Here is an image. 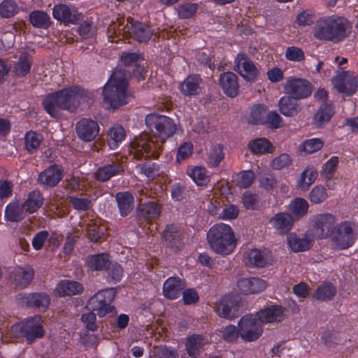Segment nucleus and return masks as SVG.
<instances>
[{"label":"nucleus","mask_w":358,"mask_h":358,"mask_svg":"<svg viewBox=\"0 0 358 358\" xmlns=\"http://www.w3.org/2000/svg\"><path fill=\"white\" fill-rule=\"evenodd\" d=\"M145 124L157 140L154 141L152 138L145 136L131 143L130 154L138 160L150 157L157 158L163 143L176 130L174 121L165 115L150 114L145 117Z\"/></svg>","instance_id":"obj_1"},{"label":"nucleus","mask_w":358,"mask_h":358,"mask_svg":"<svg viewBox=\"0 0 358 358\" xmlns=\"http://www.w3.org/2000/svg\"><path fill=\"white\" fill-rule=\"evenodd\" d=\"M93 97L92 92L79 86L73 85L49 94L43 101V106L48 114L57 118L60 115V110L75 112L79 104L92 103Z\"/></svg>","instance_id":"obj_2"},{"label":"nucleus","mask_w":358,"mask_h":358,"mask_svg":"<svg viewBox=\"0 0 358 358\" xmlns=\"http://www.w3.org/2000/svg\"><path fill=\"white\" fill-rule=\"evenodd\" d=\"M351 28L346 18L334 15L318 19L313 27V34L317 40L338 43L349 36Z\"/></svg>","instance_id":"obj_3"},{"label":"nucleus","mask_w":358,"mask_h":358,"mask_svg":"<svg viewBox=\"0 0 358 358\" xmlns=\"http://www.w3.org/2000/svg\"><path fill=\"white\" fill-rule=\"evenodd\" d=\"M127 71L116 69L103 90L104 103L113 109L127 103L129 98L127 92Z\"/></svg>","instance_id":"obj_4"},{"label":"nucleus","mask_w":358,"mask_h":358,"mask_svg":"<svg viewBox=\"0 0 358 358\" xmlns=\"http://www.w3.org/2000/svg\"><path fill=\"white\" fill-rule=\"evenodd\" d=\"M210 248L217 254L227 255L233 252L236 240L231 227L223 223L215 224L207 233Z\"/></svg>","instance_id":"obj_5"},{"label":"nucleus","mask_w":358,"mask_h":358,"mask_svg":"<svg viewBox=\"0 0 358 358\" xmlns=\"http://www.w3.org/2000/svg\"><path fill=\"white\" fill-rule=\"evenodd\" d=\"M11 331L15 336L25 337L28 343H31L36 338H42L45 334L39 316L31 317L25 321L13 325Z\"/></svg>","instance_id":"obj_6"},{"label":"nucleus","mask_w":358,"mask_h":358,"mask_svg":"<svg viewBox=\"0 0 358 358\" xmlns=\"http://www.w3.org/2000/svg\"><path fill=\"white\" fill-rule=\"evenodd\" d=\"M115 294L116 292L113 288L99 291L89 299L87 306L92 310L96 311L100 317H105L108 313H113L115 312V308L111 303Z\"/></svg>","instance_id":"obj_7"},{"label":"nucleus","mask_w":358,"mask_h":358,"mask_svg":"<svg viewBox=\"0 0 358 358\" xmlns=\"http://www.w3.org/2000/svg\"><path fill=\"white\" fill-rule=\"evenodd\" d=\"M240 337L245 342L257 340L263 332L262 322L257 315H246L238 322Z\"/></svg>","instance_id":"obj_8"},{"label":"nucleus","mask_w":358,"mask_h":358,"mask_svg":"<svg viewBox=\"0 0 358 358\" xmlns=\"http://www.w3.org/2000/svg\"><path fill=\"white\" fill-rule=\"evenodd\" d=\"M333 246L338 250H345L351 247L355 241L352 224L344 222L336 225V229L331 234Z\"/></svg>","instance_id":"obj_9"},{"label":"nucleus","mask_w":358,"mask_h":358,"mask_svg":"<svg viewBox=\"0 0 358 358\" xmlns=\"http://www.w3.org/2000/svg\"><path fill=\"white\" fill-rule=\"evenodd\" d=\"M313 89V85L308 80L300 78L289 77L284 84L285 94L296 99L308 97Z\"/></svg>","instance_id":"obj_10"},{"label":"nucleus","mask_w":358,"mask_h":358,"mask_svg":"<svg viewBox=\"0 0 358 358\" xmlns=\"http://www.w3.org/2000/svg\"><path fill=\"white\" fill-rule=\"evenodd\" d=\"M234 70L246 81L253 83L257 80L259 70L253 62L244 53L238 54L234 59Z\"/></svg>","instance_id":"obj_11"},{"label":"nucleus","mask_w":358,"mask_h":358,"mask_svg":"<svg viewBox=\"0 0 358 358\" xmlns=\"http://www.w3.org/2000/svg\"><path fill=\"white\" fill-rule=\"evenodd\" d=\"M215 311L220 316L226 319L232 320L239 315V306L237 296L227 294L215 304Z\"/></svg>","instance_id":"obj_12"},{"label":"nucleus","mask_w":358,"mask_h":358,"mask_svg":"<svg viewBox=\"0 0 358 358\" xmlns=\"http://www.w3.org/2000/svg\"><path fill=\"white\" fill-rule=\"evenodd\" d=\"M52 16L65 25L77 24L81 20L82 13L73 6L59 3L54 6Z\"/></svg>","instance_id":"obj_13"},{"label":"nucleus","mask_w":358,"mask_h":358,"mask_svg":"<svg viewBox=\"0 0 358 358\" xmlns=\"http://www.w3.org/2000/svg\"><path fill=\"white\" fill-rule=\"evenodd\" d=\"M162 237L166 246L175 253L180 252L184 246L182 230L175 224L167 225Z\"/></svg>","instance_id":"obj_14"},{"label":"nucleus","mask_w":358,"mask_h":358,"mask_svg":"<svg viewBox=\"0 0 358 358\" xmlns=\"http://www.w3.org/2000/svg\"><path fill=\"white\" fill-rule=\"evenodd\" d=\"M315 231L320 238L331 236L336 229V218L330 213L318 214L314 217Z\"/></svg>","instance_id":"obj_15"},{"label":"nucleus","mask_w":358,"mask_h":358,"mask_svg":"<svg viewBox=\"0 0 358 358\" xmlns=\"http://www.w3.org/2000/svg\"><path fill=\"white\" fill-rule=\"evenodd\" d=\"M16 298L20 304L41 310H45L50 302L49 296L45 293L20 294Z\"/></svg>","instance_id":"obj_16"},{"label":"nucleus","mask_w":358,"mask_h":358,"mask_svg":"<svg viewBox=\"0 0 358 358\" xmlns=\"http://www.w3.org/2000/svg\"><path fill=\"white\" fill-rule=\"evenodd\" d=\"M62 178V168L57 164H52L38 175V182L47 188H51L56 186Z\"/></svg>","instance_id":"obj_17"},{"label":"nucleus","mask_w":358,"mask_h":358,"mask_svg":"<svg viewBox=\"0 0 358 358\" xmlns=\"http://www.w3.org/2000/svg\"><path fill=\"white\" fill-rule=\"evenodd\" d=\"M218 84L222 92L227 96L234 98L239 93V84L238 76L231 71L224 72L220 74Z\"/></svg>","instance_id":"obj_18"},{"label":"nucleus","mask_w":358,"mask_h":358,"mask_svg":"<svg viewBox=\"0 0 358 358\" xmlns=\"http://www.w3.org/2000/svg\"><path fill=\"white\" fill-rule=\"evenodd\" d=\"M78 136L84 141H91L98 135L99 127L96 122L83 118L76 127Z\"/></svg>","instance_id":"obj_19"},{"label":"nucleus","mask_w":358,"mask_h":358,"mask_svg":"<svg viewBox=\"0 0 358 358\" xmlns=\"http://www.w3.org/2000/svg\"><path fill=\"white\" fill-rule=\"evenodd\" d=\"M123 31L138 42L147 41L152 36L150 28L138 21H127V23L124 26Z\"/></svg>","instance_id":"obj_20"},{"label":"nucleus","mask_w":358,"mask_h":358,"mask_svg":"<svg viewBox=\"0 0 358 358\" xmlns=\"http://www.w3.org/2000/svg\"><path fill=\"white\" fill-rule=\"evenodd\" d=\"M203 79L199 74L189 75L180 85L181 92L187 96L199 95L202 92Z\"/></svg>","instance_id":"obj_21"},{"label":"nucleus","mask_w":358,"mask_h":358,"mask_svg":"<svg viewBox=\"0 0 358 358\" xmlns=\"http://www.w3.org/2000/svg\"><path fill=\"white\" fill-rule=\"evenodd\" d=\"M240 292L243 294H253L263 291L266 287V282L258 278H242L237 282Z\"/></svg>","instance_id":"obj_22"},{"label":"nucleus","mask_w":358,"mask_h":358,"mask_svg":"<svg viewBox=\"0 0 358 358\" xmlns=\"http://www.w3.org/2000/svg\"><path fill=\"white\" fill-rule=\"evenodd\" d=\"M33 59L31 55L27 52H20L13 62L12 71L17 77H24L30 72Z\"/></svg>","instance_id":"obj_23"},{"label":"nucleus","mask_w":358,"mask_h":358,"mask_svg":"<svg viewBox=\"0 0 358 358\" xmlns=\"http://www.w3.org/2000/svg\"><path fill=\"white\" fill-rule=\"evenodd\" d=\"M186 287L185 282L178 277H170L163 286V293L166 298L176 299L178 298Z\"/></svg>","instance_id":"obj_24"},{"label":"nucleus","mask_w":358,"mask_h":358,"mask_svg":"<svg viewBox=\"0 0 358 358\" xmlns=\"http://www.w3.org/2000/svg\"><path fill=\"white\" fill-rule=\"evenodd\" d=\"M285 309L280 306H270L257 313L258 320L262 323L280 322L285 318Z\"/></svg>","instance_id":"obj_25"},{"label":"nucleus","mask_w":358,"mask_h":358,"mask_svg":"<svg viewBox=\"0 0 358 358\" xmlns=\"http://www.w3.org/2000/svg\"><path fill=\"white\" fill-rule=\"evenodd\" d=\"M124 172L123 166L119 162H112L99 167L94 173V178L100 182H106L112 177Z\"/></svg>","instance_id":"obj_26"},{"label":"nucleus","mask_w":358,"mask_h":358,"mask_svg":"<svg viewBox=\"0 0 358 358\" xmlns=\"http://www.w3.org/2000/svg\"><path fill=\"white\" fill-rule=\"evenodd\" d=\"M294 222L296 221L291 214L285 212L277 213L270 220L273 227L280 234H287L292 229Z\"/></svg>","instance_id":"obj_27"},{"label":"nucleus","mask_w":358,"mask_h":358,"mask_svg":"<svg viewBox=\"0 0 358 358\" xmlns=\"http://www.w3.org/2000/svg\"><path fill=\"white\" fill-rule=\"evenodd\" d=\"M115 201L122 217L127 216L134 209V198L129 192H117Z\"/></svg>","instance_id":"obj_28"},{"label":"nucleus","mask_w":358,"mask_h":358,"mask_svg":"<svg viewBox=\"0 0 358 358\" xmlns=\"http://www.w3.org/2000/svg\"><path fill=\"white\" fill-rule=\"evenodd\" d=\"M34 277V268L29 265H25L15 269L13 275V280L17 286L24 288L30 284Z\"/></svg>","instance_id":"obj_29"},{"label":"nucleus","mask_w":358,"mask_h":358,"mask_svg":"<svg viewBox=\"0 0 358 358\" xmlns=\"http://www.w3.org/2000/svg\"><path fill=\"white\" fill-rule=\"evenodd\" d=\"M279 110L285 116L292 117L301 110L297 99L291 96H282L278 102Z\"/></svg>","instance_id":"obj_30"},{"label":"nucleus","mask_w":358,"mask_h":358,"mask_svg":"<svg viewBox=\"0 0 358 358\" xmlns=\"http://www.w3.org/2000/svg\"><path fill=\"white\" fill-rule=\"evenodd\" d=\"M56 291L59 296H73L81 294L83 287L78 282L64 280L58 283Z\"/></svg>","instance_id":"obj_31"},{"label":"nucleus","mask_w":358,"mask_h":358,"mask_svg":"<svg viewBox=\"0 0 358 358\" xmlns=\"http://www.w3.org/2000/svg\"><path fill=\"white\" fill-rule=\"evenodd\" d=\"M162 207L155 201L140 204L137 208V216L140 219H155L161 213Z\"/></svg>","instance_id":"obj_32"},{"label":"nucleus","mask_w":358,"mask_h":358,"mask_svg":"<svg viewBox=\"0 0 358 358\" xmlns=\"http://www.w3.org/2000/svg\"><path fill=\"white\" fill-rule=\"evenodd\" d=\"M243 262L249 267L262 268L266 264V259L264 255L258 249H252L246 251L243 255Z\"/></svg>","instance_id":"obj_33"},{"label":"nucleus","mask_w":358,"mask_h":358,"mask_svg":"<svg viewBox=\"0 0 358 358\" xmlns=\"http://www.w3.org/2000/svg\"><path fill=\"white\" fill-rule=\"evenodd\" d=\"M30 24L37 29H46L50 27L52 21L49 15L41 10H36L29 13Z\"/></svg>","instance_id":"obj_34"},{"label":"nucleus","mask_w":358,"mask_h":358,"mask_svg":"<svg viewBox=\"0 0 358 358\" xmlns=\"http://www.w3.org/2000/svg\"><path fill=\"white\" fill-rule=\"evenodd\" d=\"M334 85L339 92L346 94L348 96L355 93L357 87L356 80L346 75L338 76L334 80Z\"/></svg>","instance_id":"obj_35"},{"label":"nucleus","mask_w":358,"mask_h":358,"mask_svg":"<svg viewBox=\"0 0 358 358\" xmlns=\"http://www.w3.org/2000/svg\"><path fill=\"white\" fill-rule=\"evenodd\" d=\"M333 115L334 110L331 105L324 103L314 115L313 124L316 128L322 127L330 120Z\"/></svg>","instance_id":"obj_36"},{"label":"nucleus","mask_w":358,"mask_h":358,"mask_svg":"<svg viewBox=\"0 0 358 358\" xmlns=\"http://www.w3.org/2000/svg\"><path fill=\"white\" fill-rule=\"evenodd\" d=\"M308 210V203L302 198H296L289 205V210L295 221L305 216Z\"/></svg>","instance_id":"obj_37"},{"label":"nucleus","mask_w":358,"mask_h":358,"mask_svg":"<svg viewBox=\"0 0 358 358\" xmlns=\"http://www.w3.org/2000/svg\"><path fill=\"white\" fill-rule=\"evenodd\" d=\"M204 341L203 336L193 335L186 342V350L189 356L196 358L203 349Z\"/></svg>","instance_id":"obj_38"},{"label":"nucleus","mask_w":358,"mask_h":358,"mask_svg":"<svg viewBox=\"0 0 358 358\" xmlns=\"http://www.w3.org/2000/svg\"><path fill=\"white\" fill-rule=\"evenodd\" d=\"M110 262L109 256L106 253L92 255L87 259L88 266L93 271L106 269Z\"/></svg>","instance_id":"obj_39"},{"label":"nucleus","mask_w":358,"mask_h":358,"mask_svg":"<svg viewBox=\"0 0 358 358\" xmlns=\"http://www.w3.org/2000/svg\"><path fill=\"white\" fill-rule=\"evenodd\" d=\"M317 178V171L314 167H307L301 174L297 182V187L302 190H307Z\"/></svg>","instance_id":"obj_40"},{"label":"nucleus","mask_w":358,"mask_h":358,"mask_svg":"<svg viewBox=\"0 0 358 358\" xmlns=\"http://www.w3.org/2000/svg\"><path fill=\"white\" fill-rule=\"evenodd\" d=\"M24 203L20 202H12L9 203L6 209V217L10 222H19L24 218Z\"/></svg>","instance_id":"obj_41"},{"label":"nucleus","mask_w":358,"mask_h":358,"mask_svg":"<svg viewBox=\"0 0 358 358\" xmlns=\"http://www.w3.org/2000/svg\"><path fill=\"white\" fill-rule=\"evenodd\" d=\"M336 294V287L330 282H325L317 288L314 297L317 300L324 301L331 300Z\"/></svg>","instance_id":"obj_42"},{"label":"nucleus","mask_w":358,"mask_h":358,"mask_svg":"<svg viewBox=\"0 0 358 358\" xmlns=\"http://www.w3.org/2000/svg\"><path fill=\"white\" fill-rule=\"evenodd\" d=\"M43 203V197L41 193L38 191H34L29 194L28 198L24 203V208L26 212L31 213L36 211Z\"/></svg>","instance_id":"obj_43"},{"label":"nucleus","mask_w":358,"mask_h":358,"mask_svg":"<svg viewBox=\"0 0 358 358\" xmlns=\"http://www.w3.org/2000/svg\"><path fill=\"white\" fill-rule=\"evenodd\" d=\"M43 141L42 136L36 131H27L24 136L25 149L30 154L34 153Z\"/></svg>","instance_id":"obj_44"},{"label":"nucleus","mask_w":358,"mask_h":358,"mask_svg":"<svg viewBox=\"0 0 358 358\" xmlns=\"http://www.w3.org/2000/svg\"><path fill=\"white\" fill-rule=\"evenodd\" d=\"M250 150L255 154H263L271 152L273 146L266 138H259L250 142L248 144Z\"/></svg>","instance_id":"obj_45"},{"label":"nucleus","mask_w":358,"mask_h":358,"mask_svg":"<svg viewBox=\"0 0 358 358\" xmlns=\"http://www.w3.org/2000/svg\"><path fill=\"white\" fill-rule=\"evenodd\" d=\"M126 136L124 129L120 125L111 127L108 131V145L111 148L116 147L117 143L121 142Z\"/></svg>","instance_id":"obj_46"},{"label":"nucleus","mask_w":358,"mask_h":358,"mask_svg":"<svg viewBox=\"0 0 358 358\" xmlns=\"http://www.w3.org/2000/svg\"><path fill=\"white\" fill-rule=\"evenodd\" d=\"M187 173L198 185H205L209 181V178L204 167L196 166L189 170Z\"/></svg>","instance_id":"obj_47"},{"label":"nucleus","mask_w":358,"mask_h":358,"mask_svg":"<svg viewBox=\"0 0 358 358\" xmlns=\"http://www.w3.org/2000/svg\"><path fill=\"white\" fill-rule=\"evenodd\" d=\"M288 244L294 252H302L310 248V241L306 238H297L289 236L287 238Z\"/></svg>","instance_id":"obj_48"},{"label":"nucleus","mask_w":358,"mask_h":358,"mask_svg":"<svg viewBox=\"0 0 358 358\" xmlns=\"http://www.w3.org/2000/svg\"><path fill=\"white\" fill-rule=\"evenodd\" d=\"M223 159L222 146L220 144L213 145L208 152V165L212 167L217 166Z\"/></svg>","instance_id":"obj_49"},{"label":"nucleus","mask_w":358,"mask_h":358,"mask_svg":"<svg viewBox=\"0 0 358 358\" xmlns=\"http://www.w3.org/2000/svg\"><path fill=\"white\" fill-rule=\"evenodd\" d=\"M255 178V174L252 171H242L239 172L236 178V182L240 188L246 189L251 186Z\"/></svg>","instance_id":"obj_50"},{"label":"nucleus","mask_w":358,"mask_h":358,"mask_svg":"<svg viewBox=\"0 0 358 358\" xmlns=\"http://www.w3.org/2000/svg\"><path fill=\"white\" fill-rule=\"evenodd\" d=\"M18 12V6L13 0H3L0 3V15L4 18H10Z\"/></svg>","instance_id":"obj_51"},{"label":"nucleus","mask_w":358,"mask_h":358,"mask_svg":"<svg viewBox=\"0 0 358 358\" xmlns=\"http://www.w3.org/2000/svg\"><path fill=\"white\" fill-rule=\"evenodd\" d=\"M328 198V194L325 187L322 185H317L314 187L310 194H309V199L310 201L315 204H319Z\"/></svg>","instance_id":"obj_52"},{"label":"nucleus","mask_w":358,"mask_h":358,"mask_svg":"<svg viewBox=\"0 0 358 358\" xmlns=\"http://www.w3.org/2000/svg\"><path fill=\"white\" fill-rule=\"evenodd\" d=\"M324 145L320 138H311L306 140L300 145V150L306 154H312L320 150Z\"/></svg>","instance_id":"obj_53"},{"label":"nucleus","mask_w":358,"mask_h":358,"mask_svg":"<svg viewBox=\"0 0 358 358\" xmlns=\"http://www.w3.org/2000/svg\"><path fill=\"white\" fill-rule=\"evenodd\" d=\"M266 115V109L263 105L255 106L250 113V122L252 124H264Z\"/></svg>","instance_id":"obj_54"},{"label":"nucleus","mask_w":358,"mask_h":358,"mask_svg":"<svg viewBox=\"0 0 358 358\" xmlns=\"http://www.w3.org/2000/svg\"><path fill=\"white\" fill-rule=\"evenodd\" d=\"M315 16L314 12L306 10L299 13L296 18V22L301 27L310 26L314 23Z\"/></svg>","instance_id":"obj_55"},{"label":"nucleus","mask_w":358,"mask_h":358,"mask_svg":"<svg viewBox=\"0 0 358 358\" xmlns=\"http://www.w3.org/2000/svg\"><path fill=\"white\" fill-rule=\"evenodd\" d=\"M198 5L196 3H186L181 4L178 8V14L181 19H187L192 17L196 12Z\"/></svg>","instance_id":"obj_56"},{"label":"nucleus","mask_w":358,"mask_h":358,"mask_svg":"<svg viewBox=\"0 0 358 358\" xmlns=\"http://www.w3.org/2000/svg\"><path fill=\"white\" fill-rule=\"evenodd\" d=\"M69 199L73 208L77 210L86 211L92 206V201L87 198L70 196Z\"/></svg>","instance_id":"obj_57"},{"label":"nucleus","mask_w":358,"mask_h":358,"mask_svg":"<svg viewBox=\"0 0 358 358\" xmlns=\"http://www.w3.org/2000/svg\"><path fill=\"white\" fill-rule=\"evenodd\" d=\"M338 164V159L337 157H331L323 166L322 173L325 178L327 180L331 179L334 174L336 167Z\"/></svg>","instance_id":"obj_58"},{"label":"nucleus","mask_w":358,"mask_h":358,"mask_svg":"<svg viewBox=\"0 0 358 358\" xmlns=\"http://www.w3.org/2000/svg\"><path fill=\"white\" fill-rule=\"evenodd\" d=\"M178 355L175 350L169 348L166 346H162L156 348L153 351L152 356L150 358H178Z\"/></svg>","instance_id":"obj_59"},{"label":"nucleus","mask_w":358,"mask_h":358,"mask_svg":"<svg viewBox=\"0 0 358 358\" xmlns=\"http://www.w3.org/2000/svg\"><path fill=\"white\" fill-rule=\"evenodd\" d=\"M285 57L292 62H301L304 59L305 55L302 49L296 47H288L285 52Z\"/></svg>","instance_id":"obj_60"},{"label":"nucleus","mask_w":358,"mask_h":358,"mask_svg":"<svg viewBox=\"0 0 358 358\" xmlns=\"http://www.w3.org/2000/svg\"><path fill=\"white\" fill-rule=\"evenodd\" d=\"M239 336V328L234 325L227 326L222 331V338L228 343L236 341Z\"/></svg>","instance_id":"obj_61"},{"label":"nucleus","mask_w":358,"mask_h":358,"mask_svg":"<svg viewBox=\"0 0 358 358\" xmlns=\"http://www.w3.org/2000/svg\"><path fill=\"white\" fill-rule=\"evenodd\" d=\"M282 117L275 111L266 113L264 124L271 129H278L281 127Z\"/></svg>","instance_id":"obj_62"},{"label":"nucleus","mask_w":358,"mask_h":358,"mask_svg":"<svg viewBox=\"0 0 358 358\" xmlns=\"http://www.w3.org/2000/svg\"><path fill=\"white\" fill-rule=\"evenodd\" d=\"M87 236L92 242H97L103 236V232L101 231L99 227L95 223H90L86 227Z\"/></svg>","instance_id":"obj_63"},{"label":"nucleus","mask_w":358,"mask_h":358,"mask_svg":"<svg viewBox=\"0 0 358 358\" xmlns=\"http://www.w3.org/2000/svg\"><path fill=\"white\" fill-rule=\"evenodd\" d=\"M81 320L88 330L94 331L97 329L96 316L93 310L83 314Z\"/></svg>","instance_id":"obj_64"}]
</instances>
